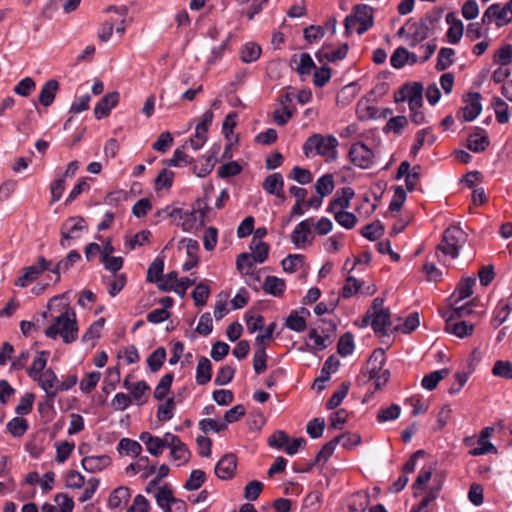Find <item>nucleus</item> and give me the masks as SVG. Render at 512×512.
Here are the masks:
<instances>
[{
	"label": "nucleus",
	"instance_id": "45",
	"mask_svg": "<svg viewBox=\"0 0 512 512\" xmlns=\"http://www.w3.org/2000/svg\"><path fill=\"white\" fill-rule=\"evenodd\" d=\"M354 351V337L350 332L344 333L338 341L337 352L343 357L349 356Z\"/></svg>",
	"mask_w": 512,
	"mask_h": 512
},
{
	"label": "nucleus",
	"instance_id": "46",
	"mask_svg": "<svg viewBox=\"0 0 512 512\" xmlns=\"http://www.w3.org/2000/svg\"><path fill=\"white\" fill-rule=\"evenodd\" d=\"M266 361H267V354H266V346L265 345H258L256 346L254 356H253V368L256 374H261L266 369Z\"/></svg>",
	"mask_w": 512,
	"mask_h": 512
},
{
	"label": "nucleus",
	"instance_id": "3",
	"mask_svg": "<svg viewBox=\"0 0 512 512\" xmlns=\"http://www.w3.org/2000/svg\"><path fill=\"white\" fill-rule=\"evenodd\" d=\"M154 398L159 401L157 407V419L161 422L169 421L174 417L176 404L182 401L181 395H175L171 386H156Z\"/></svg>",
	"mask_w": 512,
	"mask_h": 512
},
{
	"label": "nucleus",
	"instance_id": "61",
	"mask_svg": "<svg viewBox=\"0 0 512 512\" xmlns=\"http://www.w3.org/2000/svg\"><path fill=\"white\" fill-rule=\"evenodd\" d=\"M36 83L31 77L20 80L13 88L14 93L22 97H28L35 90Z\"/></svg>",
	"mask_w": 512,
	"mask_h": 512
},
{
	"label": "nucleus",
	"instance_id": "40",
	"mask_svg": "<svg viewBox=\"0 0 512 512\" xmlns=\"http://www.w3.org/2000/svg\"><path fill=\"white\" fill-rule=\"evenodd\" d=\"M496 119L499 124H505L510 119L508 104L500 97H494L492 101Z\"/></svg>",
	"mask_w": 512,
	"mask_h": 512
},
{
	"label": "nucleus",
	"instance_id": "41",
	"mask_svg": "<svg viewBox=\"0 0 512 512\" xmlns=\"http://www.w3.org/2000/svg\"><path fill=\"white\" fill-rule=\"evenodd\" d=\"M119 453L130 456H138L142 452V446L135 440L122 438L117 447Z\"/></svg>",
	"mask_w": 512,
	"mask_h": 512
},
{
	"label": "nucleus",
	"instance_id": "37",
	"mask_svg": "<svg viewBox=\"0 0 512 512\" xmlns=\"http://www.w3.org/2000/svg\"><path fill=\"white\" fill-rule=\"evenodd\" d=\"M261 55V47L256 43L249 42L240 49V59L244 63L255 62Z\"/></svg>",
	"mask_w": 512,
	"mask_h": 512
},
{
	"label": "nucleus",
	"instance_id": "54",
	"mask_svg": "<svg viewBox=\"0 0 512 512\" xmlns=\"http://www.w3.org/2000/svg\"><path fill=\"white\" fill-rule=\"evenodd\" d=\"M409 60V51L405 47H398L391 55L390 63L395 69H401Z\"/></svg>",
	"mask_w": 512,
	"mask_h": 512
},
{
	"label": "nucleus",
	"instance_id": "42",
	"mask_svg": "<svg viewBox=\"0 0 512 512\" xmlns=\"http://www.w3.org/2000/svg\"><path fill=\"white\" fill-rule=\"evenodd\" d=\"M361 235L370 241H375L380 238L384 233V226L379 221L376 220L370 224L365 225L361 231Z\"/></svg>",
	"mask_w": 512,
	"mask_h": 512
},
{
	"label": "nucleus",
	"instance_id": "39",
	"mask_svg": "<svg viewBox=\"0 0 512 512\" xmlns=\"http://www.w3.org/2000/svg\"><path fill=\"white\" fill-rule=\"evenodd\" d=\"M476 279L474 277H467L460 281L456 287L457 298L455 304L470 297L473 293V287Z\"/></svg>",
	"mask_w": 512,
	"mask_h": 512
},
{
	"label": "nucleus",
	"instance_id": "7",
	"mask_svg": "<svg viewBox=\"0 0 512 512\" xmlns=\"http://www.w3.org/2000/svg\"><path fill=\"white\" fill-rule=\"evenodd\" d=\"M385 351L382 348L375 349L367 361L366 370L369 380L374 384H386L390 380V371L383 368L385 363Z\"/></svg>",
	"mask_w": 512,
	"mask_h": 512
},
{
	"label": "nucleus",
	"instance_id": "24",
	"mask_svg": "<svg viewBox=\"0 0 512 512\" xmlns=\"http://www.w3.org/2000/svg\"><path fill=\"white\" fill-rule=\"evenodd\" d=\"M58 90L59 82L57 80L51 79L45 82L39 93V103L44 107L51 106L54 102Z\"/></svg>",
	"mask_w": 512,
	"mask_h": 512
},
{
	"label": "nucleus",
	"instance_id": "22",
	"mask_svg": "<svg viewBox=\"0 0 512 512\" xmlns=\"http://www.w3.org/2000/svg\"><path fill=\"white\" fill-rule=\"evenodd\" d=\"M111 464V458L108 455L87 456L82 459V468L89 473L102 471Z\"/></svg>",
	"mask_w": 512,
	"mask_h": 512
},
{
	"label": "nucleus",
	"instance_id": "20",
	"mask_svg": "<svg viewBox=\"0 0 512 512\" xmlns=\"http://www.w3.org/2000/svg\"><path fill=\"white\" fill-rule=\"evenodd\" d=\"M373 319L371 327L376 335L383 337L387 335V327L391 325V312L389 309L372 312Z\"/></svg>",
	"mask_w": 512,
	"mask_h": 512
},
{
	"label": "nucleus",
	"instance_id": "1",
	"mask_svg": "<svg viewBox=\"0 0 512 512\" xmlns=\"http://www.w3.org/2000/svg\"><path fill=\"white\" fill-rule=\"evenodd\" d=\"M60 314L55 317L53 323L44 330L46 337L55 339L60 336L64 343L74 342L78 337V324L73 308L68 305L58 309Z\"/></svg>",
	"mask_w": 512,
	"mask_h": 512
},
{
	"label": "nucleus",
	"instance_id": "5",
	"mask_svg": "<svg viewBox=\"0 0 512 512\" xmlns=\"http://www.w3.org/2000/svg\"><path fill=\"white\" fill-rule=\"evenodd\" d=\"M338 144V140L333 135L324 137L320 134H314L306 140L303 150L306 156L314 149L318 155L328 156L330 159L335 160L338 154Z\"/></svg>",
	"mask_w": 512,
	"mask_h": 512
},
{
	"label": "nucleus",
	"instance_id": "62",
	"mask_svg": "<svg viewBox=\"0 0 512 512\" xmlns=\"http://www.w3.org/2000/svg\"><path fill=\"white\" fill-rule=\"evenodd\" d=\"M209 295V287L203 283L197 284L192 292V298L195 302V305L198 307L206 305Z\"/></svg>",
	"mask_w": 512,
	"mask_h": 512
},
{
	"label": "nucleus",
	"instance_id": "43",
	"mask_svg": "<svg viewBox=\"0 0 512 512\" xmlns=\"http://www.w3.org/2000/svg\"><path fill=\"white\" fill-rule=\"evenodd\" d=\"M28 427L27 420L21 417H14L6 425L7 431L14 437L23 436Z\"/></svg>",
	"mask_w": 512,
	"mask_h": 512
},
{
	"label": "nucleus",
	"instance_id": "31",
	"mask_svg": "<svg viewBox=\"0 0 512 512\" xmlns=\"http://www.w3.org/2000/svg\"><path fill=\"white\" fill-rule=\"evenodd\" d=\"M182 242H186V250L188 255V260L183 264L182 269L183 271H189L198 264V256L196 252L199 249V244L194 239H183Z\"/></svg>",
	"mask_w": 512,
	"mask_h": 512
},
{
	"label": "nucleus",
	"instance_id": "12",
	"mask_svg": "<svg viewBox=\"0 0 512 512\" xmlns=\"http://www.w3.org/2000/svg\"><path fill=\"white\" fill-rule=\"evenodd\" d=\"M213 190V186L210 185L205 189L206 196L204 198L197 199L192 207V211L190 213H186L187 219L185 220L183 226L186 225L192 227L196 222L203 224L206 215L209 213L207 193Z\"/></svg>",
	"mask_w": 512,
	"mask_h": 512
},
{
	"label": "nucleus",
	"instance_id": "27",
	"mask_svg": "<svg viewBox=\"0 0 512 512\" xmlns=\"http://www.w3.org/2000/svg\"><path fill=\"white\" fill-rule=\"evenodd\" d=\"M340 361L336 355L329 356L320 371V375L313 380L312 384H323L330 379L332 373L338 370Z\"/></svg>",
	"mask_w": 512,
	"mask_h": 512
},
{
	"label": "nucleus",
	"instance_id": "28",
	"mask_svg": "<svg viewBox=\"0 0 512 512\" xmlns=\"http://www.w3.org/2000/svg\"><path fill=\"white\" fill-rule=\"evenodd\" d=\"M479 360L480 353L475 349L468 358L467 366L462 371H458L455 374L458 384H465L469 380V377L475 371V365Z\"/></svg>",
	"mask_w": 512,
	"mask_h": 512
},
{
	"label": "nucleus",
	"instance_id": "15",
	"mask_svg": "<svg viewBox=\"0 0 512 512\" xmlns=\"http://www.w3.org/2000/svg\"><path fill=\"white\" fill-rule=\"evenodd\" d=\"M237 467V458L234 454L224 455L215 466V474L222 480L231 479Z\"/></svg>",
	"mask_w": 512,
	"mask_h": 512
},
{
	"label": "nucleus",
	"instance_id": "29",
	"mask_svg": "<svg viewBox=\"0 0 512 512\" xmlns=\"http://www.w3.org/2000/svg\"><path fill=\"white\" fill-rule=\"evenodd\" d=\"M212 377V364L207 357H200L196 367L197 384H206Z\"/></svg>",
	"mask_w": 512,
	"mask_h": 512
},
{
	"label": "nucleus",
	"instance_id": "10",
	"mask_svg": "<svg viewBox=\"0 0 512 512\" xmlns=\"http://www.w3.org/2000/svg\"><path fill=\"white\" fill-rule=\"evenodd\" d=\"M348 157L356 167L369 169L374 164L375 154L364 142H356L351 145Z\"/></svg>",
	"mask_w": 512,
	"mask_h": 512
},
{
	"label": "nucleus",
	"instance_id": "25",
	"mask_svg": "<svg viewBox=\"0 0 512 512\" xmlns=\"http://www.w3.org/2000/svg\"><path fill=\"white\" fill-rule=\"evenodd\" d=\"M263 291L274 297H281L286 290L285 280L276 276H267L264 280Z\"/></svg>",
	"mask_w": 512,
	"mask_h": 512
},
{
	"label": "nucleus",
	"instance_id": "53",
	"mask_svg": "<svg viewBox=\"0 0 512 512\" xmlns=\"http://www.w3.org/2000/svg\"><path fill=\"white\" fill-rule=\"evenodd\" d=\"M285 325L292 331L303 332L306 329V320L304 316H299L297 310H294L286 318Z\"/></svg>",
	"mask_w": 512,
	"mask_h": 512
},
{
	"label": "nucleus",
	"instance_id": "50",
	"mask_svg": "<svg viewBox=\"0 0 512 512\" xmlns=\"http://www.w3.org/2000/svg\"><path fill=\"white\" fill-rule=\"evenodd\" d=\"M164 270V261L160 258H156L147 270L146 280L148 282L154 283L161 281Z\"/></svg>",
	"mask_w": 512,
	"mask_h": 512
},
{
	"label": "nucleus",
	"instance_id": "8",
	"mask_svg": "<svg viewBox=\"0 0 512 512\" xmlns=\"http://www.w3.org/2000/svg\"><path fill=\"white\" fill-rule=\"evenodd\" d=\"M86 220L82 216H71L67 218L60 227V246L68 248L71 241L80 237V232L87 230Z\"/></svg>",
	"mask_w": 512,
	"mask_h": 512
},
{
	"label": "nucleus",
	"instance_id": "26",
	"mask_svg": "<svg viewBox=\"0 0 512 512\" xmlns=\"http://www.w3.org/2000/svg\"><path fill=\"white\" fill-rule=\"evenodd\" d=\"M312 219H306L301 221L294 229L291 234V241L297 247L303 245L308 241V236L311 233Z\"/></svg>",
	"mask_w": 512,
	"mask_h": 512
},
{
	"label": "nucleus",
	"instance_id": "23",
	"mask_svg": "<svg viewBox=\"0 0 512 512\" xmlns=\"http://www.w3.org/2000/svg\"><path fill=\"white\" fill-rule=\"evenodd\" d=\"M409 109H420L423 105V85L419 82L405 84Z\"/></svg>",
	"mask_w": 512,
	"mask_h": 512
},
{
	"label": "nucleus",
	"instance_id": "58",
	"mask_svg": "<svg viewBox=\"0 0 512 512\" xmlns=\"http://www.w3.org/2000/svg\"><path fill=\"white\" fill-rule=\"evenodd\" d=\"M407 124L408 120L405 116H395L388 120L386 125L383 127V132L389 133L390 131H393L395 134L399 135Z\"/></svg>",
	"mask_w": 512,
	"mask_h": 512
},
{
	"label": "nucleus",
	"instance_id": "14",
	"mask_svg": "<svg viewBox=\"0 0 512 512\" xmlns=\"http://www.w3.org/2000/svg\"><path fill=\"white\" fill-rule=\"evenodd\" d=\"M445 319V331L454 334L458 338H465L470 336L474 331V324L466 321H457L458 319H452L447 314H442Z\"/></svg>",
	"mask_w": 512,
	"mask_h": 512
},
{
	"label": "nucleus",
	"instance_id": "33",
	"mask_svg": "<svg viewBox=\"0 0 512 512\" xmlns=\"http://www.w3.org/2000/svg\"><path fill=\"white\" fill-rule=\"evenodd\" d=\"M130 490L127 487L120 486L112 491L108 499V506L112 509L121 507L122 503H127L130 498Z\"/></svg>",
	"mask_w": 512,
	"mask_h": 512
},
{
	"label": "nucleus",
	"instance_id": "44",
	"mask_svg": "<svg viewBox=\"0 0 512 512\" xmlns=\"http://www.w3.org/2000/svg\"><path fill=\"white\" fill-rule=\"evenodd\" d=\"M166 359V350L164 347H158L147 358V364L151 372H157Z\"/></svg>",
	"mask_w": 512,
	"mask_h": 512
},
{
	"label": "nucleus",
	"instance_id": "19",
	"mask_svg": "<svg viewBox=\"0 0 512 512\" xmlns=\"http://www.w3.org/2000/svg\"><path fill=\"white\" fill-rule=\"evenodd\" d=\"M328 45H323L320 50H318L315 54V57L319 63H323L324 61L328 62H336L339 60H343L348 53L349 46L347 43L342 44L336 50L329 51Z\"/></svg>",
	"mask_w": 512,
	"mask_h": 512
},
{
	"label": "nucleus",
	"instance_id": "59",
	"mask_svg": "<svg viewBox=\"0 0 512 512\" xmlns=\"http://www.w3.org/2000/svg\"><path fill=\"white\" fill-rule=\"evenodd\" d=\"M401 408L397 404H392L387 408H381L377 414V420L380 423L395 420L400 416Z\"/></svg>",
	"mask_w": 512,
	"mask_h": 512
},
{
	"label": "nucleus",
	"instance_id": "51",
	"mask_svg": "<svg viewBox=\"0 0 512 512\" xmlns=\"http://www.w3.org/2000/svg\"><path fill=\"white\" fill-rule=\"evenodd\" d=\"M337 445L341 444L344 449H351L361 443V436L353 432H345L333 438Z\"/></svg>",
	"mask_w": 512,
	"mask_h": 512
},
{
	"label": "nucleus",
	"instance_id": "17",
	"mask_svg": "<svg viewBox=\"0 0 512 512\" xmlns=\"http://www.w3.org/2000/svg\"><path fill=\"white\" fill-rule=\"evenodd\" d=\"M482 96L479 92H470L467 94V105L463 108V118L466 122H471L478 117L482 111Z\"/></svg>",
	"mask_w": 512,
	"mask_h": 512
},
{
	"label": "nucleus",
	"instance_id": "57",
	"mask_svg": "<svg viewBox=\"0 0 512 512\" xmlns=\"http://www.w3.org/2000/svg\"><path fill=\"white\" fill-rule=\"evenodd\" d=\"M308 339L309 341H312V349L321 351L328 346L327 342L330 341V336L328 334L322 336L318 333L317 329L313 328L308 333Z\"/></svg>",
	"mask_w": 512,
	"mask_h": 512
},
{
	"label": "nucleus",
	"instance_id": "35",
	"mask_svg": "<svg viewBox=\"0 0 512 512\" xmlns=\"http://www.w3.org/2000/svg\"><path fill=\"white\" fill-rule=\"evenodd\" d=\"M512 311V294L507 298L506 301L501 300L496 309L495 316L493 318V323H496V327L503 324Z\"/></svg>",
	"mask_w": 512,
	"mask_h": 512
},
{
	"label": "nucleus",
	"instance_id": "48",
	"mask_svg": "<svg viewBox=\"0 0 512 512\" xmlns=\"http://www.w3.org/2000/svg\"><path fill=\"white\" fill-rule=\"evenodd\" d=\"M128 11L129 10L126 5H121V6L110 5L105 10V12H107V13L114 12L115 14H117L119 16V23L116 24L117 25L116 32L120 35L124 34V32L126 30L125 21H126L127 15H128Z\"/></svg>",
	"mask_w": 512,
	"mask_h": 512
},
{
	"label": "nucleus",
	"instance_id": "9",
	"mask_svg": "<svg viewBox=\"0 0 512 512\" xmlns=\"http://www.w3.org/2000/svg\"><path fill=\"white\" fill-rule=\"evenodd\" d=\"M439 20V16L426 14L420 21H409L407 40L411 47H415L428 37L430 26Z\"/></svg>",
	"mask_w": 512,
	"mask_h": 512
},
{
	"label": "nucleus",
	"instance_id": "47",
	"mask_svg": "<svg viewBox=\"0 0 512 512\" xmlns=\"http://www.w3.org/2000/svg\"><path fill=\"white\" fill-rule=\"evenodd\" d=\"M155 498L158 506L164 511L176 497L173 496L171 487L165 484L158 489Z\"/></svg>",
	"mask_w": 512,
	"mask_h": 512
},
{
	"label": "nucleus",
	"instance_id": "6",
	"mask_svg": "<svg viewBox=\"0 0 512 512\" xmlns=\"http://www.w3.org/2000/svg\"><path fill=\"white\" fill-rule=\"evenodd\" d=\"M466 237V233L460 227L454 225L450 226L444 231L442 240L437 246V250L451 258H457L460 248L466 241Z\"/></svg>",
	"mask_w": 512,
	"mask_h": 512
},
{
	"label": "nucleus",
	"instance_id": "13",
	"mask_svg": "<svg viewBox=\"0 0 512 512\" xmlns=\"http://www.w3.org/2000/svg\"><path fill=\"white\" fill-rule=\"evenodd\" d=\"M354 196L355 192L351 187H343L337 190L327 207V212L334 214L339 210H347Z\"/></svg>",
	"mask_w": 512,
	"mask_h": 512
},
{
	"label": "nucleus",
	"instance_id": "52",
	"mask_svg": "<svg viewBox=\"0 0 512 512\" xmlns=\"http://www.w3.org/2000/svg\"><path fill=\"white\" fill-rule=\"evenodd\" d=\"M206 480V474L202 470H192L190 476L186 483L184 484V488L188 491H193L199 489Z\"/></svg>",
	"mask_w": 512,
	"mask_h": 512
},
{
	"label": "nucleus",
	"instance_id": "55",
	"mask_svg": "<svg viewBox=\"0 0 512 512\" xmlns=\"http://www.w3.org/2000/svg\"><path fill=\"white\" fill-rule=\"evenodd\" d=\"M334 218L335 221L345 229L354 228L358 221L357 217L352 212L346 210H339L337 213H334Z\"/></svg>",
	"mask_w": 512,
	"mask_h": 512
},
{
	"label": "nucleus",
	"instance_id": "32",
	"mask_svg": "<svg viewBox=\"0 0 512 512\" xmlns=\"http://www.w3.org/2000/svg\"><path fill=\"white\" fill-rule=\"evenodd\" d=\"M250 250L253 261L256 263H263L268 257L269 245L261 240L252 239Z\"/></svg>",
	"mask_w": 512,
	"mask_h": 512
},
{
	"label": "nucleus",
	"instance_id": "11",
	"mask_svg": "<svg viewBox=\"0 0 512 512\" xmlns=\"http://www.w3.org/2000/svg\"><path fill=\"white\" fill-rule=\"evenodd\" d=\"M51 265L52 261L47 260L43 256L39 257L35 264L22 269L23 274L15 281V285L22 288L28 286L29 283L35 281L44 271L50 269Z\"/></svg>",
	"mask_w": 512,
	"mask_h": 512
},
{
	"label": "nucleus",
	"instance_id": "21",
	"mask_svg": "<svg viewBox=\"0 0 512 512\" xmlns=\"http://www.w3.org/2000/svg\"><path fill=\"white\" fill-rule=\"evenodd\" d=\"M369 504V493L366 491H358L349 498L346 509H343L342 512H365Z\"/></svg>",
	"mask_w": 512,
	"mask_h": 512
},
{
	"label": "nucleus",
	"instance_id": "36",
	"mask_svg": "<svg viewBox=\"0 0 512 512\" xmlns=\"http://www.w3.org/2000/svg\"><path fill=\"white\" fill-rule=\"evenodd\" d=\"M489 143V138L485 133H475L468 137L467 148L472 152L479 153L484 151Z\"/></svg>",
	"mask_w": 512,
	"mask_h": 512
},
{
	"label": "nucleus",
	"instance_id": "56",
	"mask_svg": "<svg viewBox=\"0 0 512 512\" xmlns=\"http://www.w3.org/2000/svg\"><path fill=\"white\" fill-rule=\"evenodd\" d=\"M324 429V418H313L306 426V432L312 439L320 438L323 435Z\"/></svg>",
	"mask_w": 512,
	"mask_h": 512
},
{
	"label": "nucleus",
	"instance_id": "34",
	"mask_svg": "<svg viewBox=\"0 0 512 512\" xmlns=\"http://www.w3.org/2000/svg\"><path fill=\"white\" fill-rule=\"evenodd\" d=\"M334 187V177L330 173L321 176L315 183V190L321 197L330 195L333 192Z\"/></svg>",
	"mask_w": 512,
	"mask_h": 512
},
{
	"label": "nucleus",
	"instance_id": "49",
	"mask_svg": "<svg viewBox=\"0 0 512 512\" xmlns=\"http://www.w3.org/2000/svg\"><path fill=\"white\" fill-rule=\"evenodd\" d=\"M129 390L132 403L142 405L147 401L150 386H125Z\"/></svg>",
	"mask_w": 512,
	"mask_h": 512
},
{
	"label": "nucleus",
	"instance_id": "38",
	"mask_svg": "<svg viewBox=\"0 0 512 512\" xmlns=\"http://www.w3.org/2000/svg\"><path fill=\"white\" fill-rule=\"evenodd\" d=\"M455 51L452 48L443 47L437 56L436 70L444 71L454 63Z\"/></svg>",
	"mask_w": 512,
	"mask_h": 512
},
{
	"label": "nucleus",
	"instance_id": "63",
	"mask_svg": "<svg viewBox=\"0 0 512 512\" xmlns=\"http://www.w3.org/2000/svg\"><path fill=\"white\" fill-rule=\"evenodd\" d=\"M492 373L495 376L502 377L506 380L512 379V363L509 361L498 360L495 362Z\"/></svg>",
	"mask_w": 512,
	"mask_h": 512
},
{
	"label": "nucleus",
	"instance_id": "16",
	"mask_svg": "<svg viewBox=\"0 0 512 512\" xmlns=\"http://www.w3.org/2000/svg\"><path fill=\"white\" fill-rule=\"evenodd\" d=\"M119 99L120 94L117 91H113L103 96L94 108L95 118L103 119L108 117L111 109L117 106Z\"/></svg>",
	"mask_w": 512,
	"mask_h": 512
},
{
	"label": "nucleus",
	"instance_id": "4",
	"mask_svg": "<svg viewBox=\"0 0 512 512\" xmlns=\"http://www.w3.org/2000/svg\"><path fill=\"white\" fill-rule=\"evenodd\" d=\"M356 23L360 24L357 29L359 35L368 31L374 24L373 9L366 4L355 5L352 13L346 16L344 20L345 36H349L352 33Z\"/></svg>",
	"mask_w": 512,
	"mask_h": 512
},
{
	"label": "nucleus",
	"instance_id": "60",
	"mask_svg": "<svg viewBox=\"0 0 512 512\" xmlns=\"http://www.w3.org/2000/svg\"><path fill=\"white\" fill-rule=\"evenodd\" d=\"M105 319L99 318L95 322H93L90 327L86 330V332L82 336V342L88 343L94 339H98L101 334V330L104 326Z\"/></svg>",
	"mask_w": 512,
	"mask_h": 512
},
{
	"label": "nucleus",
	"instance_id": "64",
	"mask_svg": "<svg viewBox=\"0 0 512 512\" xmlns=\"http://www.w3.org/2000/svg\"><path fill=\"white\" fill-rule=\"evenodd\" d=\"M512 62V45L507 44L501 47L494 55V63L500 66H507Z\"/></svg>",
	"mask_w": 512,
	"mask_h": 512
},
{
	"label": "nucleus",
	"instance_id": "2",
	"mask_svg": "<svg viewBox=\"0 0 512 512\" xmlns=\"http://www.w3.org/2000/svg\"><path fill=\"white\" fill-rule=\"evenodd\" d=\"M49 356L48 351H40L33 359L32 365L27 368V374L31 380L38 382V384H54L57 380V376L53 369L47 368V359ZM58 384H78V376L76 374H70L67 378Z\"/></svg>",
	"mask_w": 512,
	"mask_h": 512
},
{
	"label": "nucleus",
	"instance_id": "30",
	"mask_svg": "<svg viewBox=\"0 0 512 512\" xmlns=\"http://www.w3.org/2000/svg\"><path fill=\"white\" fill-rule=\"evenodd\" d=\"M185 149L186 145L177 148L170 159L164 160V164L172 167H184L194 163V159L185 152Z\"/></svg>",
	"mask_w": 512,
	"mask_h": 512
},
{
	"label": "nucleus",
	"instance_id": "18",
	"mask_svg": "<svg viewBox=\"0 0 512 512\" xmlns=\"http://www.w3.org/2000/svg\"><path fill=\"white\" fill-rule=\"evenodd\" d=\"M284 180L283 176L280 173H272L269 174L263 184L262 188L263 190L270 194L275 195L276 197L280 198L282 201L285 200V194H284Z\"/></svg>",
	"mask_w": 512,
	"mask_h": 512
}]
</instances>
